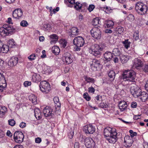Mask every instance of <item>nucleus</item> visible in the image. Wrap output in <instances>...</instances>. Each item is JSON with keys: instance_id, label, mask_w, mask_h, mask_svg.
Wrapping results in <instances>:
<instances>
[{"instance_id": "nucleus-1", "label": "nucleus", "mask_w": 148, "mask_h": 148, "mask_svg": "<svg viewBox=\"0 0 148 148\" xmlns=\"http://www.w3.org/2000/svg\"><path fill=\"white\" fill-rule=\"evenodd\" d=\"M103 133L106 140L109 143L114 144L117 141V134L114 129L107 127L105 128Z\"/></svg>"}, {"instance_id": "nucleus-2", "label": "nucleus", "mask_w": 148, "mask_h": 148, "mask_svg": "<svg viewBox=\"0 0 148 148\" xmlns=\"http://www.w3.org/2000/svg\"><path fill=\"white\" fill-rule=\"evenodd\" d=\"M136 73L132 70H125L120 77L121 80L125 81H129L132 82V85L136 84L135 79L136 78Z\"/></svg>"}, {"instance_id": "nucleus-3", "label": "nucleus", "mask_w": 148, "mask_h": 148, "mask_svg": "<svg viewBox=\"0 0 148 148\" xmlns=\"http://www.w3.org/2000/svg\"><path fill=\"white\" fill-rule=\"evenodd\" d=\"M16 32L15 29L12 26L8 24L3 25V27L0 28V32L1 35L5 36L12 35Z\"/></svg>"}, {"instance_id": "nucleus-4", "label": "nucleus", "mask_w": 148, "mask_h": 148, "mask_svg": "<svg viewBox=\"0 0 148 148\" xmlns=\"http://www.w3.org/2000/svg\"><path fill=\"white\" fill-rule=\"evenodd\" d=\"M135 9L138 14L141 15H145L147 13L148 7L143 3L138 2L136 5Z\"/></svg>"}, {"instance_id": "nucleus-5", "label": "nucleus", "mask_w": 148, "mask_h": 148, "mask_svg": "<svg viewBox=\"0 0 148 148\" xmlns=\"http://www.w3.org/2000/svg\"><path fill=\"white\" fill-rule=\"evenodd\" d=\"M103 49L101 45L98 44H95L91 49H90V53L97 57H99L101 54V51Z\"/></svg>"}, {"instance_id": "nucleus-6", "label": "nucleus", "mask_w": 148, "mask_h": 148, "mask_svg": "<svg viewBox=\"0 0 148 148\" xmlns=\"http://www.w3.org/2000/svg\"><path fill=\"white\" fill-rule=\"evenodd\" d=\"M39 86L40 90L44 94L48 93L51 88L49 83L45 81L40 82Z\"/></svg>"}, {"instance_id": "nucleus-7", "label": "nucleus", "mask_w": 148, "mask_h": 148, "mask_svg": "<svg viewBox=\"0 0 148 148\" xmlns=\"http://www.w3.org/2000/svg\"><path fill=\"white\" fill-rule=\"evenodd\" d=\"M130 91L131 94L135 98L138 97L142 92L141 90L136 84L132 85Z\"/></svg>"}, {"instance_id": "nucleus-8", "label": "nucleus", "mask_w": 148, "mask_h": 148, "mask_svg": "<svg viewBox=\"0 0 148 148\" xmlns=\"http://www.w3.org/2000/svg\"><path fill=\"white\" fill-rule=\"evenodd\" d=\"M63 58L64 61L67 64L71 63L73 62V57L69 51L65 52L63 55Z\"/></svg>"}, {"instance_id": "nucleus-9", "label": "nucleus", "mask_w": 148, "mask_h": 148, "mask_svg": "<svg viewBox=\"0 0 148 148\" xmlns=\"http://www.w3.org/2000/svg\"><path fill=\"white\" fill-rule=\"evenodd\" d=\"M92 36L94 38L99 39L101 37V32L99 29L95 27L90 31Z\"/></svg>"}, {"instance_id": "nucleus-10", "label": "nucleus", "mask_w": 148, "mask_h": 148, "mask_svg": "<svg viewBox=\"0 0 148 148\" xmlns=\"http://www.w3.org/2000/svg\"><path fill=\"white\" fill-rule=\"evenodd\" d=\"M24 138V136L21 131H17L14 134V138L15 141L17 143H21L23 141Z\"/></svg>"}, {"instance_id": "nucleus-11", "label": "nucleus", "mask_w": 148, "mask_h": 148, "mask_svg": "<svg viewBox=\"0 0 148 148\" xmlns=\"http://www.w3.org/2000/svg\"><path fill=\"white\" fill-rule=\"evenodd\" d=\"M133 66L137 69H140L144 65L143 60L140 58H135L133 61Z\"/></svg>"}, {"instance_id": "nucleus-12", "label": "nucleus", "mask_w": 148, "mask_h": 148, "mask_svg": "<svg viewBox=\"0 0 148 148\" xmlns=\"http://www.w3.org/2000/svg\"><path fill=\"white\" fill-rule=\"evenodd\" d=\"M70 3V4L68 5V7L72 8L73 7L76 10H81V4L78 2H75V0H64V2L67 1Z\"/></svg>"}, {"instance_id": "nucleus-13", "label": "nucleus", "mask_w": 148, "mask_h": 148, "mask_svg": "<svg viewBox=\"0 0 148 148\" xmlns=\"http://www.w3.org/2000/svg\"><path fill=\"white\" fill-rule=\"evenodd\" d=\"M73 43L75 46L82 47L84 43V39L83 37L81 36L76 37L73 40Z\"/></svg>"}, {"instance_id": "nucleus-14", "label": "nucleus", "mask_w": 148, "mask_h": 148, "mask_svg": "<svg viewBox=\"0 0 148 148\" xmlns=\"http://www.w3.org/2000/svg\"><path fill=\"white\" fill-rule=\"evenodd\" d=\"M85 145L87 148H94L95 143L91 138H86L84 140Z\"/></svg>"}, {"instance_id": "nucleus-15", "label": "nucleus", "mask_w": 148, "mask_h": 148, "mask_svg": "<svg viewBox=\"0 0 148 148\" xmlns=\"http://www.w3.org/2000/svg\"><path fill=\"white\" fill-rule=\"evenodd\" d=\"M53 112L51 108L48 106L45 107L43 110V113L46 117L49 116L53 117L54 114V112Z\"/></svg>"}, {"instance_id": "nucleus-16", "label": "nucleus", "mask_w": 148, "mask_h": 148, "mask_svg": "<svg viewBox=\"0 0 148 148\" xmlns=\"http://www.w3.org/2000/svg\"><path fill=\"white\" fill-rule=\"evenodd\" d=\"M83 131L86 134H92L95 132V129L92 125L89 124L84 127Z\"/></svg>"}, {"instance_id": "nucleus-17", "label": "nucleus", "mask_w": 148, "mask_h": 148, "mask_svg": "<svg viewBox=\"0 0 148 148\" xmlns=\"http://www.w3.org/2000/svg\"><path fill=\"white\" fill-rule=\"evenodd\" d=\"M53 101L55 104L56 110L55 112L56 114L58 113V115H60L61 110L60 107L61 103L59 101V99L58 97H55L53 98Z\"/></svg>"}, {"instance_id": "nucleus-18", "label": "nucleus", "mask_w": 148, "mask_h": 148, "mask_svg": "<svg viewBox=\"0 0 148 148\" xmlns=\"http://www.w3.org/2000/svg\"><path fill=\"white\" fill-rule=\"evenodd\" d=\"M101 64L100 63V61L96 59H93L92 61V63L91 65V67L93 70H97L101 66Z\"/></svg>"}, {"instance_id": "nucleus-19", "label": "nucleus", "mask_w": 148, "mask_h": 148, "mask_svg": "<svg viewBox=\"0 0 148 148\" xmlns=\"http://www.w3.org/2000/svg\"><path fill=\"white\" fill-rule=\"evenodd\" d=\"M23 12L21 9H17L14 10L12 13L13 17L16 19H19L22 16Z\"/></svg>"}, {"instance_id": "nucleus-20", "label": "nucleus", "mask_w": 148, "mask_h": 148, "mask_svg": "<svg viewBox=\"0 0 148 148\" xmlns=\"http://www.w3.org/2000/svg\"><path fill=\"white\" fill-rule=\"evenodd\" d=\"M69 32L70 33L69 36L70 37H73L79 34V29L76 27H73L70 29Z\"/></svg>"}, {"instance_id": "nucleus-21", "label": "nucleus", "mask_w": 148, "mask_h": 148, "mask_svg": "<svg viewBox=\"0 0 148 148\" xmlns=\"http://www.w3.org/2000/svg\"><path fill=\"white\" fill-rule=\"evenodd\" d=\"M41 80V77L39 74L36 73H34L32 76V81L37 83L40 81Z\"/></svg>"}, {"instance_id": "nucleus-22", "label": "nucleus", "mask_w": 148, "mask_h": 148, "mask_svg": "<svg viewBox=\"0 0 148 148\" xmlns=\"http://www.w3.org/2000/svg\"><path fill=\"white\" fill-rule=\"evenodd\" d=\"M112 54V52L110 51L106 52L103 54V56L106 61L107 62L110 61L113 57Z\"/></svg>"}, {"instance_id": "nucleus-23", "label": "nucleus", "mask_w": 148, "mask_h": 148, "mask_svg": "<svg viewBox=\"0 0 148 148\" xmlns=\"http://www.w3.org/2000/svg\"><path fill=\"white\" fill-rule=\"evenodd\" d=\"M138 97L142 102H145L148 99V94L145 91L141 92Z\"/></svg>"}, {"instance_id": "nucleus-24", "label": "nucleus", "mask_w": 148, "mask_h": 148, "mask_svg": "<svg viewBox=\"0 0 148 148\" xmlns=\"http://www.w3.org/2000/svg\"><path fill=\"white\" fill-rule=\"evenodd\" d=\"M119 106L121 111H123L127 108V105L126 102L124 101H120L119 104Z\"/></svg>"}, {"instance_id": "nucleus-25", "label": "nucleus", "mask_w": 148, "mask_h": 148, "mask_svg": "<svg viewBox=\"0 0 148 148\" xmlns=\"http://www.w3.org/2000/svg\"><path fill=\"white\" fill-rule=\"evenodd\" d=\"M18 58L17 57L13 56L10 60L8 64L11 66H15L18 63Z\"/></svg>"}, {"instance_id": "nucleus-26", "label": "nucleus", "mask_w": 148, "mask_h": 148, "mask_svg": "<svg viewBox=\"0 0 148 148\" xmlns=\"http://www.w3.org/2000/svg\"><path fill=\"white\" fill-rule=\"evenodd\" d=\"M112 54L115 56H120L122 54L121 49L118 47L114 48L112 51Z\"/></svg>"}, {"instance_id": "nucleus-27", "label": "nucleus", "mask_w": 148, "mask_h": 148, "mask_svg": "<svg viewBox=\"0 0 148 148\" xmlns=\"http://www.w3.org/2000/svg\"><path fill=\"white\" fill-rule=\"evenodd\" d=\"M29 100L31 101L34 105H36L37 103V97L34 95H31L29 97Z\"/></svg>"}, {"instance_id": "nucleus-28", "label": "nucleus", "mask_w": 148, "mask_h": 148, "mask_svg": "<svg viewBox=\"0 0 148 148\" xmlns=\"http://www.w3.org/2000/svg\"><path fill=\"white\" fill-rule=\"evenodd\" d=\"M100 19L97 17L93 18L92 21V24L94 26V27H96L98 28L100 27L98 25L100 24Z\"/></svg>"}, {"instance_id": "nucleus-29", "label": "nucleus", "mask_w": 148, "mask_h": 148, "mask_svg": "<svg viewBox=\"0 0 148 148\" xmlns=\"http://www.w3.org/2000/svg\"><path fill=\"white\" fill-rule=\"evenodd\" d=\"M35 116L38 120H40L42 117L41 112L39 109H36L34 110Z\"/></svg>"}, {"instance_id": "nucleus-30", "label": "nucleus", "mask_w": 148, "mask_h": 148, "mask_svg": "<svg viewBox=\"0 0 148 148\" xmlns=\"http://www.w3.org/2000/svg\"><path fill=\"white\" fill-rule=\"evenodd\" d=\"M50 37L51 39L50 41V43L51 44L56 43L58 40V36L55 34H53L50 35Z\"/></svg>"}, {"instance_id": "nucleus-31", "label": "nucleus", "mask_w": 148, "mask_h": 148, "mask_svg": "<svg viewBox=\"0 0 148 148\" xmlns=\"http://www.w3.org/2000/svg\"><path fill=\"white\" fill-rule=\"evenodd\" d=\"M108 75L110 78V80L112 82L114 80L116 74L115 72L113 70H110L108 73Z\"/></svg>"}, {"instance_id": "nucleus-32", "label": "nucleus", "mask_w": 148, "mask_h": 148, "mask_svg": "<svg viewBox=\"0 0 148 148\" xmlns=\"http://www.w3.org/2000/svg\"><path fill=\"white\" fill-rule=\"evenodd\" d=\"M130 58V56H129L122 55L120 57V60L122 63H126L128 61Z\"/></svg>"}, {"instance_id": "nucleus-33", "label": "nucleus", "mask_w": 148, "mask_h": 148, "mask_svg": "<svg viewBox=\"0 0 148 148\" xmlns=\"http://www.w3.org/2000/svg\"><path fill=\"white\" fill-rule=\"evenodd\" d=\"M7 111V108L5 106H0V117H2Z\"/></svg>"}, {"instance_id": "nucleus-34", "label": "nucleus", "mask_w": 148, "mask_h": 148, "mask_svg": "<svg viewBox=\"0 0 148 148\" xmlns=\"http://www.w3.org/2000/svg\"><path fill=\"white\" fill-rule=\"evenodd\" d=\"M1 51L3 53L7 52L9 51V48H10L8 45H1Z\"/></svg>"}, {"instance_id": "nucleus-35", "label": "nucleus", "mask_w": 148, "mask_h": 148, "mask_svg": "<svg viewBox=\"0 0 148 148\" xmlns=\"http://www.w3.org/2000/svg\"><path fill=\"white\" fill-rule=\"evenodd\" d=\"M52 51L55 55H58L60 52V49L57 46H55L52 48Z\"/></svg>"}, {"instance_id": "nucleus-36", "label": "nucleus", "mask_w": 148, "mask_h": 148, "mask_svg": "<svg viewBox=\"0 0 148 148\" xmlns=\"http://www.w3.org/2000/svg\"><path fill=\"white\" fill-rule=\"evenodd\" d=\"M84 78L87 83H94L95 82V80L94 78H90L87 76H84Z\"/></svg>"}, {"instance_id": "nucleus-37", "label": "nucleus", "mask_w": 148, "mask_h": 148, "mask_svg": "<svg viewBox=\"0 0 148 148\" xmlns=\"http://www.w3.org/2000/svg\"><path fill=\"white\" fill-rule=\"evenodd\" d=\"M8 44L9 47L11 48L14 47L16 46V43L15 42L14 40L13 39H12L9 40Z\"/></svg>"}, {"instance_id": "nucleus-38", "label": "nucleus", "mask_w": 148, "mask_h": 148, "mask_svg": "<svg viewBox=\"0 0 148 148\" xmlns=\"http://www.w3.org/2000/svg\"><path fill=\"white\" fill-rule=\"evenodd\" d=\"M42 27L45 31L50 30L51 29V24L49 23L44 24L42 26Z\"/></svg>"}, {"instance_id": "nucleus-39", "label": "nucleus", "mask_w": 148, "mask_h": 148, "mask_svg": "<svg viewBox=\"0 0 148 148\" xmlns=\"http://www.w3.org/2000/svg\"><path fill=\"white\" fill-rule=\"evenodd\" d=\"M106 25L108 28H112L114 25V22L112 21L108 20L106 21Z\"/></svg>"}, {"instance_id": "nucleus-40", "label": "nucleus", "mask_w": 148, "mask_h": 148, "mask_svg": "<svg viewBox=\"0 0 148 148\" xmlns=\"http://www.w3.org/2000/svg\"><path fill=\"white\" fill-rule=\"evenodd\" d=\"M122 43L124 44V47L127 49H128V48L130 47V44L131 42L129 41L128 39L125 40L124 41H123Z\"/></svg>"}, {"instance_id": "nucleus-41", "label": "nucleus", "mask_w": 148, "mask_h": 148, "mask_svg": "<svg viewBox=\"0 0 148 148\" xmlns=\"http://www.w3.org/2000/svg\"><path fill=\"white\" fill-rule=\"evenodd\" d=\"M124 28L123 27L121 26H119L117 27L115 29L116 33L119 34H121L124 31Z\"/></svg>"}, {"instance_id": "nucleus-42", "label": "nucleus", "mask_w": 148, "mask_h": 148, "mask_svg": "<svg viewBox=\"0 0 148 148\" xmlns=\"http://www.w3.org/2000/svg\"><path fill=\"white\" fill-rule=\"evenodd\" d=\"M67 42L64 39H62L60 41V47L64 48L67 45Z\"/></svg>"}, {"instance_id": "nucleus-43", "label": "nucleus", "mask_w": 148, "mask_h": 148, "mask_svg": "<svg viewBox=\"0 0 148 148\" xmlns=\"http://www.w3.org/2000/svg\"><path fill=\"white\" fill-rule=\"evenodd\" d=\"M81 11H83L84 12L86 11L88 9V4L86 3H83L82 4H81Z\"/></svg>"}, {"instance_id": "nucleus-44", "label": "nucleus", "mask_w": 148, "mask_h": 148, "mask_svg": "<svg viewBox=\"0 0 148 148\" xmlns=\"http://www.w3.org/2000/svg\"><path fill=\"white\" fill-rule=\"evenodd\" d=\"M6 87V84L5 83L0 84V92H3L5 90Z\"/></svg>"}, {"instance_id": "nucleus-45", "label": "nucleus", "mask_w": 148, "mask_h": 148, "mask_svg": "<svg viewBox=\"0 0 148 148\" xmlns=\"http://www.w3.org/2000/svg\"><path fill=\"white\" fill-rule=\"evenodd\" d=\"M83 97L87 101H90L91 99L90 97L88 95V94L87 92H85L84 94Z\"/></svg>"}, {"instance_id": "nucleus-46", "label": "nucleus", "mask_w": 148, "mask_h": 148, "mask_svg": "<svg viewBox=\"0 0 148 148\" xmlns=\"http://www.w3.org/2000/svg\"><path fill=\"white\" fill-rule=\"evenodd\" d=\"M134 17L132 14H130L128 15L127 17V19L131 22L133 21L134 20Z\"/></svg>"}, {"instance_id": "nucleus-47", "label": "nucleus", "mask_w": 148, "mask_h": 148, "mask_svg": "<svg viewBox=\"0 0 148 148\" xmlns=\"http://www.w3.org/2000/svg\"><path fill=\"white\" fill-rule=\"evenodd\" d=\"M133 142V140H128L126 144V147H130Z\"/></svg>"}, {"instance_id": "nucleus-48", "label": "nucleus", "mask_w": 148, "mask_h": 148, "mask_svg": "<svg viewBox=\"0 0 148 148\" xmlns=\"http://www.w3.org/2000/svg\"><path fill=\"white\" fill-rule=\"evenodd\" d=\"M20 24L21 26L26 27L27 26L28 23L26 21L23 20L21 22Z\"/></svg>"}, {"instance_id": "nucleus-49", "label": "nucleus", "mask_w": 148, "mask_h": 148, "mask_svg": "<svg viewBox=\"0 0 148 148\" xmlns=\"http://www.w3.org/2000/svg\"><path fill=\"white\" fill-rule=\"evenodd\" d=\"M99 106L100 108H107L108 106L106 103L101 102L100 103Z\"/></svg>"}, {"instance_id": "nucleus-50", "label": "nucleus", "mask_w": 148, "mask_h": 148, "mask_svg": "<svg viewBox=\"0 0 148 148\" xmlns=\"http://www.w3.org/2000/svg\"><path fill=\"white\" fill-rule=\"evenodd\" d=\"M8 124L9 125L13 126L15 124V121L14 119H10L8 121Z\"/></svg>"}, {"instance_id": "nucleus-51", "label": "nucleus", "mask_w": 148, "mask_h": 148, "mask_svg": "<svg viewBox=\"0 0 148 148\" xmlns=\"http://www.w3.org/2000/svg\"><path fill=\"white\" fill-rule=\"evenodd\" d=\"M133 37L135 39V40H137L139 39V32L138 31L134 32V34Z\"/></svg>"}, {"instance_id": "nucleus-52", "label": "nucleus", "mask_w": 148, "mask_h": 148, "mask_svg": "<svg viewBox=\"0 0 148 148\" xmlns=\"http://www.w3.org/2000/svg\"><path fill=\"white\" fill-rule=\"evenodd\" d=\"M95 8V6L93 4L90 5L88 7L87 10L89 12H91Z\"/></svg>"}, {"instance_id": "nucleus-53", "label": "nucleus", "mask_w": 148, "mask_h": 148, "mask_svg": "<svg viewBox=\"0 0 148 148\" xmlns=\"http://www.w3.org/2000/svg\"><path fill=\"white\" fill-rule=\"evenodd\" d=\"M129 133H130V135L132 137L136 136L137 134V132H134L132 130H129Z\"/></svg>"}, {"instance_id": "nucleus-54", "label": "nucleus", "mask_w": 148, "mask_h": 148, "mask_svg": "<svg viewBox=\"0 0 148 148\" xmlns=\"http://www.w3.org/2000/svg\"><path fill=\"white\" fill-rule=\"evenodd\" d=\"M36 57L34 54H32L28 57V58L29 60L32 61L35 59Z\"/></svg>"}, {"instance_id": "nucleus-55", "label": "nucleus", "mask_w": 148, "mask_h": 148, "mask_svg": "<svg viewBox=\"0 0 148 148\" xmlns=\"http://www.w3.org/2000/svg\"><path fill=\"white\" fill-rule=\"evenodd\" d=\"M95 91V89L92 86L89 87L88 88V92L89 93H91L94 94Z\"/></svg>"}, {"instance_id": "nucleus-56", "label": "nucleus", "mask_w": 148, "mask_h": 148, "mask_svg": "<svg viewBox=\"0 0 148 148\" xmlns=\"http://www.w3.org/2000/svg\"><path fill=\"white\" fill-rule=\"evenodd\" d=\"M143 71L146 73H148V65L145 64L144 68H143Z\"/></svg>"}, {"instance_id": "nucleus-57", "label": "nucleus", "mask_w": 148, "mask_h": 148, "mask_svg": "<svg viewBox=\"0 0 148 148\" xmlns=\"http://www.w3.org/2000/svg\"><path fill=\"white\" fill-rule=\"evenodd\" d=\"M24 85L25 87H27L29 86H30L31 84V82L26 81H25L23 84Z\"/></svg>"}, {"instance_id": "nucleus-58", "label": "nucleus", "mask_w": 148, "mask_h": 148, "mask_svg": "<svg viewBox=\"0 0 148 148\" xmlns=\"http://www.w3.org/2000/svg\"><path fill=\"white\" fill-rule=\"evenodd\" d=\"M41 139L40 137L36 138L35 139V142L37 143H40L41 142Z\"/></svg>"}, {"instance_id": "nucleus-59", "label": "nucleus", "mask_w": 148, "mask_h": 148, "mask_svg": "<svg viewBox=\"0 0 148 148\" xmlns=\"http://www.w3.org/2000/svg\"><path fill=\"white\" fill-rule=\"evenodd\" d=\"M19 126L21 128H23L25 127L26 124L25 123L22 122L20 123Z\"/></svg>"}, {"instance_id": "nucleus-60", "label": "nucleus", "mask_w": 148, "mask_h": 148, "mask_svg": "<svg viewBox=\"0 0 148 148\" xmlns=\"http://www.w3.org/2000/svg\"><path fill=\"white\" fill-rule=\"evenodd\" d=\"M137 106V103L135 102H133L131 103V106L132 108H136Z\"/></svg>"}, {"instance_id": "nucleus-61", "label": "nucleus", "mask_w": 148, "mask_h": 148, "mask_svg": "<svg viewBox=\"0 0 148 148\" xmlns=\"http://www.w3.org/2000/svg\"><path fill=\"white\" fill-rule=\"evenodd\" d=\"M113 61L115 63H118L119 61V58L115 56L113 58Z\"/></svg>"}, {"instance_id": "nucleus-62", "label": "nucleus", "mask_w": 148, "mask_h": 148, "mask_svg": "<svg viewBox=\"0 0 148 148\" xmlns=\"http://www.w3.org/2000/svg\"><path fill=\"white\" fill-rule=\"evenodd\" d=\"M59 7H57L56 8H54L52 12L54 14L56 13L57 12H58L59 10Z\"/></svg>"}, {"instance_id": "nucleus-63", "label": "nucleus", "mask_w": 148, "mask_h": 148, "mask_svg": "<svg viewBox=\"0 0 148 148\" xmlns=\"http://www.w3.org/2000/svg\"><path fill=\"white\" fill-rule=\"evenodd\" d=\"M4 132L1 130H0V138L4 137Z\"/></svg>"}, {"instance_id": "nucleus-64", "label": "nucleus", "mask_w": 148, "mask_h": 148, "mask_svg": "<svg viewBox=\"0 0 148 148\" xmlns=\"http://www.w3.org/2000/svg\"><path fill=\"white\" fill-rule=\"evenodd\" d=\"M79 143L78 142H75L74 145V148H79Z\"/></svg>"}]
</instances>
